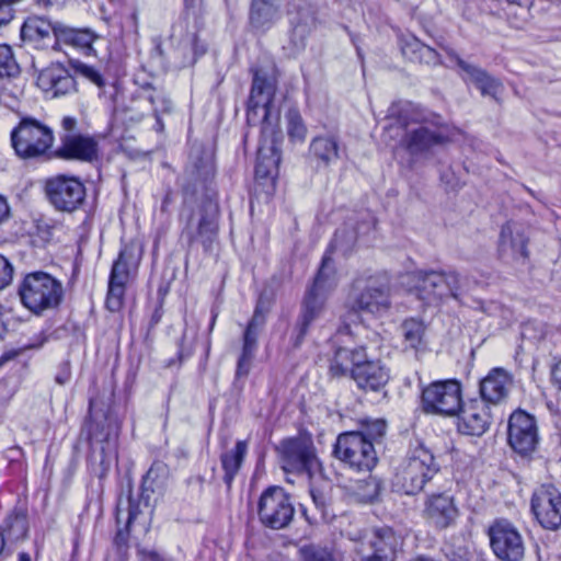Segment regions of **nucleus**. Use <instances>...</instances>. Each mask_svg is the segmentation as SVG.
Here are the masks:
<instances>
[{"instance_id": "nucleus-40", "label": "nucleus", "mask_w": 561, "mask_h": 561, "mask_svg": "<svg viewBox=\"0 0 561 561\" xmlns=\"http://www.w3.org/2000/svg\"><path fill=\"white\" fill-rule=\"evenodd\" d=\"M380 492L379 481L369 476L363 480H358L354 486V494L359 502H373Z\"/></svg>"}, {"instance_id": "nucleus-2", "label": "nucleus", "mask_w": 561, "mask_h": 561, "mask_svg": "<svg viewBox=\"0 0 561 561\" xmlns=\"http://www.w3.org/2000/svg\"><path fill=\"white\" fill-rule=\"evenodd\" d=\"M335 268L329 252H327L314 277L311 288L306 294L302 311L299 321V339H302L310 324L318 319L325 306V300L330 291L336 286Z\"/></svg>"}, {"instance_id": "nucleus-7", "label": "nucleus", "mask_w": 561, "mask_h": 561, "mask_svg": "<svg viewBox=\"0 0 561 561\" xmlns=\"http://www.w3.org/2000/svg\"><path fill=\"white\" fill-rule=\"evenodd\" d=\"M142 250L136 243L125 244L118 257L113 263L108 280L106 307L111 311H118L123 306L126 284L133 271H136L141 260Z\"/></svg>"}, {"instance_id": "nucleus-26", "label": "nucleus", "mask_w": 561, "mask_h": 561, "mask_svg": "<svg viewBox=\"0 0 561 561\" xmlns=\"http://www.w3.org/2000/svg\"><path fill=\"white\" fill-rule=\"evenodd\" d=\"M420 299L433 304L446 296L442 271H416L410 275Z\"/></svg>"}, {"instance_id": "nucleus-17", "label": "nucleus", "mask_w": 561, "mask_h": 561, "mask_svg": "<svg viewBox=\"0 0 561 561\" xmlns=\"http://www.w3.org/2000/svg\"><path fill=\"white\" fill-rule=\"evenodd\" d=\"M531 511L543 528L558 529L561 526V493L551 485L540 486L533 494Z\"/></svg>"}, {"instance_id": "nucleus-48", "label": "nucleus", "mask_w": 561, "mask_h": 561, "mask_svg": "<svg viewBox=\"0 0 561 561\" xmlns=\"http://www.w3.org/2000/svg\"><path fill=\"white\" fill-rule=\"evenodd\" d=\"M19 73V66L9 45H0V77H13Z\"/></svg>"}, {"instance_id": "nucleus-34", "label": "nucleus", "mask_w": 561, "mask_h": 561, "mask_svg": "<svg viewBox=\"0 0 561 561\" xmlns=\"http://www.w3.org/2000/svg\"><path fill=\"white\" fill-rule=\"evenodd\" d=\"M401 51L411 61H417L433 66L440 64L439 54L434 48L423 44L413 36L402 39Z\"/></svg>"}, {"instance_id": "nucleus-22", "label": "nucleus", "mask_w": 561, "mask_h": 561, "mask_svg": "<svg viewBox=\"0 0 561 561\" xmlns=\"http://www.w3.org/2000/svg\"><path fill=\"white\" fill-rule=\"evenodd\" d=\"M280 133L275 131L273 127H262V139L257 149L255 174L259 178L272 176L277 171L280 162V152L278 139Z\"/></svg>"}, {"instance_id": "nucleus-20", "label": "nucleus", "mask_w": 561, "mask_h": 561, "mask_svg": "<svg viewBox=\"0 0 561 561\" xmlns=\"http://www.w3.org/2000/svg\"><path fill=\"white\" fill-rule=\"evenodd\" d=\"M423 518L436 529H446L455 524L459 511L451 495L440 492L426 496L423 507Z\"/></svg>"}, {"instance_id": "nucleus-60", "label": "nucleus", "mask_w": 561, "mask_h": 561, "mask_svg": "<svg viewBox=\"0 0 561 561\" xmlns=\"http://www.w3.org/2000/svg\"><path fill=\"white\" fill-rule=\"evenodd\" d=\"M311 495H312L313 502L317 505L322 506L324 504L322 496H318L313 491H311Z\"/></svg>"}, {"instance_id": "nucleus-16", "label": "nucleus", "mask_w": 561, "mask_h": 561, "mask_svg": "<svg viewBox=\"0 0 561 561\" xmlns=\"http://www.w3.org/2000/svg\"><path fill=\"white\" fill-rule=\"evenodd\" d=\"M218 211L211 203L204 205L196 215H193L184 230L183 236L190 243H201L206 251L210 250L218 234Z\"/></svg>"}, {"instance_id": "nucleus-13", "label": "nucleus", "mask_w": 561, "mask_h": 561, "mask_svg": "<svg viewBox=\"0 0 561 561\" xmlns=\"http://www.w3.org/2000/svg\"><path fill=\"white\" fill-rule=\"evenodd\" d=\"M276 92V81L262 70L253 71V80L248 102L247 121L251 125L262 124L271 128L270 107Z\"/></svg>"}, {"instance_id": "nucleus-49", "label": "nucleus", "mask_w": 561, "mask_h": 561, "mask_svg": "<svg viewBox=\"0 0 561 561\" xmlns=\"http://www.w3.org/2000/svg\"><path fill=\"white\" fill-rule=\"evenodd\" d=\"M357 433L364 434L366 438L374 444L381 438L386 432V422L383 420H364L360 423V430Z\"/></svg>"}, {"instance_id": "nucleus-52", "label": "nucleus", "mask_w": 561, "mask_h": 561, "mask_svg": "<svg viewBox=\"0 0 561 561\" xmlns=\"http://www.w3.org/2000/svg\"><path fill=\"white\" fill-rule=\"evenodd\" d=\"M504 14L510 19L511 15L517 16V11H523L519 0H493Z\"/></svg>"}, {"instance_id": "nucleus-28", "label": "nucleus", "mask_w": 561, "mask_h": 561, "mask_svg": "<svg viewBox=\"0 0 561 561\" xmlns=\"http://www.w3.org/2000/svg\"><path fill=\"white\" fill-rule=\"evenodd\" d=\"M353 379L364 390L378 391L388 382L389 373L379 362L365 358L353 369Z\"/></svg>"}, {"instance_id": "nucleus-4", "label": "nucleus", "mask_w": 561, "mask_h": 561, "mask_svg": "<svg viewBox=\"0 0 561 561\" xmlns=\"http://www.w3.org/2000/svg\"><path fill=\"white\" fill-rule=\"evenodd\" d=\"M19 294L27 309L39 313L59 305L62 298V285L47 273L34 272L24 277Z\"/></svg>"}, {"instance_id": "nucleus-27", "label": "nucleus", "mask_w": 561, "mask_h": 561, "mask_svg": "<svg viewBox=\"0 0 561 561\" xmlns=\"http://www.w3.org/2000/svg\"><path fill=\"white\" fill-rule=\"evenodd\" d=\"M55 28L56 23L53 24L42 16H28L21 26V38L23 42L43 49L48 46L53 37L55 38Z\"/></svg>"}, {"instance_id": "nucleus-54", "label": "nucleus", "mask_w": 561, "mask_h": 561, "mask_svg": "<svg viewBox=\"0 0 561 561\" xmlns=\"http://www.w3.org/2000/svg\"><path fill=\"white\" fill-rule=\"evenodd\" d=\"M14 9L0 3V27L8 25L14 18Z\"/></svg>"}, {"instance_id": "nucleus-44", "label": "nucleus", "mask_w": 561, "mask_h": 561, "mask_svg": "<svg viewBox=\"0 0 561 561\" xmlns=\"http://www.w3.org/2000/svg\"><path fill=\"white\" fill-rule=\"evenodd\" d=\"M139 513V503H136L131 495L128 494L125 500L119 499L118 501L116 513L117 524L119 525L122 519L125 518L126 526L129 527L130 524L137 518Z\"/></svg>"}, {"instance_id": "nucleus-56", "label": "nucleus", "mask_w": 561, "mask_h": 561, "mask_svg": "<svg viewBox=\"0 0 561 561\" xmlns=\"http://www.w3.org/2000/svg\"><path fill=\"white\" fill-rule=\"evenodd\" d=\"M551 380L559 390H561V360L558 362L551 370Z\"/></svg>"}, {"instance_id": "nucleus-31", "label": "nucleus", "mask_w": 561, "mask_h": 561, "mask_svg": "<svg viewBox=\"0 0 561 561\" xmlns=\"http://www.w3.org/2000/svg\"><path fill=\"white\" fill-rule=\"evenodd\" d=\"M309 152L320 167L328 168L340 159V144L333 135L314 137L309 146Z\"/></svg>"}, {"instance_id": "nucleus-18", "label": "nucleus", "mask_w": 561, "mask_h": 561, "mask_svg": "<svg viewBox=\"0 0 561 561\" xmlns=\"http://www.w3.org/2000/svg\"><path fill=\"white\" fill-rule=\"evenodd\" d=\"M456 415L458 431L466 435L481 436L492 422L490 405L479 398L462 401Z\"/></svg>"}, {"instance_id": "nucleus-29", "label": "nucleus", "mask_w": 561, "mask_h": 561, "mask_svg": "<svg viewBox=\"0 0 561 561\" xmlns=\"http://www.w3.org/2000/svg\"><path fill=\"white\" fill-rule=\"evenodd\" d=\"M527 242L522 228L515 224H506L503 226L500 236V252L508 255L514 260L527 259Z\"/></svg>"}, {"instance_id": "nucleus-38", "label": "nucleus", "mask_w": 561, "mask_h": 561, "mask_svg": "<svg viewBox=\"0 0 561 561\" xmlns=\"http://www.w3.org/2000/svg\"><path fill=\"white\" fill-rule=\"evenodd\" d=\"M425 329L421 320L414 318L405 320L401 325L404 343L411 348L421 346L424 342Z\"/></svg>"}, {"instance_id": "nucleus-41", "label": "nucleus", "mask_w": 561, "mask_h": 561, "mask_svg": "<svg viewBox=\"0 0 561 561\" xmlns=\"http://www.w3.org/2000/svg\"><path fill=\"white\" fill-rule=\"evenodd\" d=\"M257 344L243 340L242 350L237 362L236 377H247L251 370L252 362L256 352Z\"/></svg>"}, {"instance_id": "nucleus-50", "label": "nucleus", "mask_w": 561, "mask_h": 561, "mask_svg": "<svg viewBox=\"0 0 561 561\" xmlns=\"http://www.w3.org/2000/svg\"><path fill=\"white\" fill-rule=\"evenodd\" d=\"M76 71L94 83L98 88L102 89L105 85V80L103 76L96 70L94 67L78 62L76 66Z\"/></svg>"}, {"instance_id": "nucleus-36", "label": "nucleus", "mask_w": 561, "mask_h": 561, "mask_svg": "<svg viewBox=\"0 0 561 561\" xmlns=\"http://www.w3.org/2000/svg\"><path fill=\"white\" fill-rule=\"evenodd\" d=\"M190 160L186 174L191 181L205 183L214 176L215 164L210 153L197 149L191 153Z\"/></svg>"}, {"instance_id": "nucleus-61", "label": "nucleus", "mask_w": 561, "mask_h": 561, "mask_svg": "<svg viewBox=\"0 0 561 561\" xmlns=\"http://www.w3.org/2000/svg\"><path fill=\"white\" fill-rule=\"evenodd\" d=\"M19 561H32L31 556L26 552H21L19 554Z\"/></svg>"}, {"instance_id": "nucleus-10", "label": "nucleus", "mask_w": 561, "mask_h": 561, "mask_svg": "<svg viewBox=\"0 0 561 561\" xmlns=\"http://www.w3.org/2000/svg\"><path fill=\"white\" fill-rule=\"evenodd\" d=\"M401 546L400 537L390 528H376L354 543L355 561H396Z\"/></svg>"}, {"instance_id": "nucleus-47", "label": "nucleus", "mask_w": 561, "mask_h": 561, "mask_svg": "<svg viewBox=\"0 0 561 561\" xmlns=\"http://www.w3.org/2000/svg\"><path fill=\"white\" fill-rule=\"evenodd\" d=\"M146 99L152 105V110L154 116L157 117V122L160 124V114L170 112L171 102L164 96V94L161 91H158L153 88H148L146 90Z\"/></svg>"}, {"instance_id": "nucleus-39", "label": "nucleus", "mask_w": 561, "mask_h": 561, "mask_svg": "<svg viewBox=\"0 0 561 561\" xmlns=\"http://www.w3.org/2000/svg\"><path fill=\"white\" fill-rule=\"evenodd\" d=\"M287 135L293 144H301L307 136V127L304 119L296 108H290L286 113Z\"/></svg>"}, {"instance_id": "nucleus-21", "label": "nucleus", "mask_w": 561, "mask_h": 561, "mask_svg": "<svg viewBox=\"0 0 561 561\" xmlns=\"http://www.w3.org/2000/svg\"><path fill=\"white\" fill-rule=\"evenodd\" d=\"M85 426L91 443L101 445L103 463L106 453H112L116 449L121 430L119 422L112 415L102 414L91 416Z\"/></svg>"}, {"instance_id": "nucleus-62", "label": "nucleus", "mask_w": 561, "mask_h": 561, "mask_svg": "<svg viewBox=\"0 0 561 561\" xmlns=\"http://www.w3.org/2000/svg\"><path fill=\"white\" fill-rule=\"evenodd\" d=\"M4 548V537L2 534H0V553L2 552Z\"/></svg>"}, {"instance_id": "nucleus-35", "label": "nucleus", "mask_w": 561, "mask_h": 561, "mask_svg": "<svg viewBox=\"0 0 561 561\" xmlns=\"http://www.w3.org/2000/svg\"><path fill=\"white\" fill-rule=\"evenodd\" d=\"M280 0H252L250 21L256 28L270 27L279 18Z\"/></svg>"}, {"instance_id": "nucleus-6", "label": "nucleus", "mask_w": 561, "mask_h": 561, "mask_svg": "<svg viewBox=\"0 0 561 561\" xmlns=\"http://www.w3.org/2000/svg\"><path fill=\"white\" fill-rule=\"evenodd\" d=\"M419 122L420 125L408 129L400 140L401 146L411 156H427L435 147L450 141L449 129L438 116L432 115Z\"/></svg>"}, {"instance_id": "nucleus-51", "label": "nucleus", "mask_w": 561, "mask_h": 561, "mask_svg": "<svg viewBox=\"0 0 561 561\" xmlns=\"http://www.w3.org/2000/svg\"><path fill=\"white\" fill-rule=\"evenodd\" d=\"M14 268L11 262L0 254V290L7 288L13 279Z\"/></svg>"}, {"instance_id": "nucleus-55", "label": "nucleus", "mask_w": 561, "mask_h": 561, "mask_svg": "<svg viewBox=\"0 0 561 561\" xmlns=\"http://www.w3.org/2000/svg\"><path fill=\"white\" fill-rule=\"evenodd\" d=\"M129 527H127L125 525V529H118L117 530V534L115 536V545L117 547H125L127 545V541H128V537H129V530H128Z\"/></svg>"}, {"instance_id": "nucleus-15", "label": "nucleus", "mask_w": 561, "mask_h": 561, "mask_svg": "<svg viewBox=\"0 0 561 561\" xmlns=\"http://www.w3.org/2000/svg\"><path fill=\"white\" fill-rule=\"evenodd\" d=\"M491 547L501 561H520L525 545L519 531L507 520L494 523L489 530Z\"/></svg>"}, {"instance_id": "nucleus-19", "label": "nucleus", "mask_w": 561, "mask_h": 561, "mask_svg": "<svg viewBox=\"0 0 561 561\" xmlns=\"http://www.w3.org/2000/svg\"><path fill=\"white\" fill-rule=\"evenodd\" d=\"M508 443L516 453L522 455L535 450L538 433L533 415L522 410L512 413L508 420Z\"/></svg>"}, {"instance_id": "nucleus-24", "label": "nucleus", "mask_w": 561, "mask_h": 561, "mask_svg": "<svg viewBox=\"0 0 561 561\" xmlns=\"http://www.w3.org/2000/svg\"><path fill=\"white\" fill-rule=\"evenodd\" d=\"M513 387L512 375L501 367L492 368L480 381L481 400L489 405H497L504 402Z\"/></svg>"}, {"instance_id": "nucleus-58", "label": "nucleus", "mask_w": 561, "mask_h": 561, "mask_svg": "<svg viewBox=\"0 0 561 561\" xmlns=\"http://www.w3.org/2000/svg\"><path fill=\"white\" fill-rule=\"evenodd\" d=\"M62 126L66 130H72L76 126V119L72 117H65L62 119Z\"/></svg>"}, {"instance_id": "nucleus-57", "label": "nucleus", "mask_w": 561, "mask_h": 561, "mask_svg": "<svg viewBox=\"0 0 561 561\" xmlns=\"http://www.w3.org/2000/svg\"><path fill=\"white\" fill-rule=\"evenodd\" d=\"M10 216L9 204L2 195H0V225L7 220Z\"/></svg>"}, {"instance_id": "nucleus-33", "label": "nucleus", "mask_w": 561, "mask_h": 561, "mask_svg": "<svg viewBox=\"0 0 561 561\" xmlns=\"http://www.w3.org/2000/svg\"><path fill=\"white\" fill-rule=\"evenodd\" d=\"M366 358V353L363 347L348 350L341 347L336 350L333 359L330 364V373L334 377L345 376L351 373L353 376V369H355L360 360Z\"/></svg>"}, {"instance_id": "nucleus-14", "label": "nucleus", "mask_w": 561, "mask_h": 561, "mask_svg": "<svg viewBox=\"0 0 561 561\" xmlns=\"http://www.w3.org/2000/svg\"><path fill=\"white\" fill-rule=\"evenodd\" d=\"M282 468L290 473H311L318 468L319 461L312 444L304 438H288L278 447Z\"/></svg>"}, {"instance_id": "nucleus-30", "label": "nucleus", "mask_w": 561, "mask_h": 561, "mask_svg": "<svg viewBox=\"0 0 561 561\" xmlns=\"http://www.w3.org/2000/svg\"><path fill=\"white\" fill-rule=\"evenodd\" d=\"M60 153L68 159L92 161L98 156V142L88 136H66Z\"/></svg>"}, {"instance_id": "nucleus-12", "label": "nucleus", "mask_w": 561, "mask_h": 561, "mask_svg": "<svg viewBox=\"0 0 561 561\" xmlns=\"http://www.w3.org/2000/svg\"><path fill=\"white\" fill-rule=\"evenodd\" d=\"M45 192L49 203L59 211L72 213L81 207L85 199V186L79 178L58 174L45 182Z\"/></svg>"}, {"instance_id": "nucleus-3", "label": "nucleus", "mask_w": 561, "mask_h": 561, "mask_svg": "<svg viewBox=\"0 0 561 561\" xmlns=\"http://www.w3.org/2000/svg\"><path fill=\"white\" fill-rule=\"evenodd\" d=\"M11 146L21 159L45 154L54 141L53 130L39 121L26 116L11 130Z\"/></svg>"}, {"instance_id": "nucleus-11", "label": "nucleus", "mask_w": 561, "mask_h": 561, "mask_svg": "<svg viewBox=\"0 0 561 561\" xmlns=\"http://www.w3.org/2000/svg\"><path fill=\"white\" fill-rule=\"evenodd\" d=\"M461 383L456 379L434 381L422 391V409L427 414L454 416L462 403Z\"/></svg>"}, {"instance_id": "nucleus-9", "label": "nucleus", "mask_w": 561, "mask_h": 561, "mask_svg": "<svg viewBox=\"0 0 561 561\" xmlns=\"http://www.w3.org/2000/svg\"><path fill=\"white\" fill-rule=\"evenodd\" d=\"M334 455L356 471H371L378 461L373 443L357 432L340 434L334 446Z\"/></svg>"}, {"instance_id": "nucleus-32", "label": "nucleus", "mask_w": 561, "mask_h": 561, "mask_svg": "<svg viewBox=\"0 0 561 561\" xmlns=\"http://www.w3.org/2000/svg\"><path fill=\"white\" fill-rule=\"evenodd\" d=\"M450 55L455 57L457 65L467 75V79L474 83L483 95L495 98L502 87L499 80L491 77L483 69L462 60L457 55H454L453 53H450Z\"/></svg>"}, {"instance_id": "nucleus-53", "label": "nucleus", "mask_w": 561, "mask_h": 561, "mask_svg": "<svg viewBox=\"0 0 561 561\" xmlns=\"http://www.w3.org/2000/svg\"><path fill=\"white\" fill-rule=\"evenodd\" d=\"M137 559L138 561H165L158 551L145 547H137Z\"/></svg>"}, {"instance_id": "nucleus-63", "label": "nucleus", "mask_w": 561, "mask_h": 561, "mask_svg": "<svg viewBox=\"0 0 561 561\" xmlns=\"http://www.w3.org/2000/svg\"><path fill=\"white\" fill-rule=\"evenodd\" d=\"M399 129H400V126L391 125V126L389 127V131H390V133H391V131H394V130H399Z\"/></svg>"}, {"instance_id": "nucleus-23", "label": "nucleus", "mask_w": 561, "mask_h": 561, "mask_svg": "<svg viewBox=\"0 0 561 561\" xmlns=\"http://www.w3.org/2000/svg\"><path fill=\"white\" fill-rule=\"evenodd\" d=\"M36 83L51 98L67 95L77 90L75 78L60 64H51L43 69L37 76Z\"/></svg>"}, {"instance_id": "nucleus-25", "label": "nucleus", "mask_w": 561, "mask_h": 561, "mask_svg": "<svg viewBox=\"0 0 561 561\" xmlns=\"http://www.w3.org/2000/svg\"><path fill=\"white\" fill-rule=\"evenodd\" d=\"M99 38L100 36L91 28H75L56 22L53 48L58 49L60 45H67L80 50L85 56H91L95 55L93 43Z\"/></svg>"}, {"instance_id": "nucleus-45", "label": "nucleus", "mask_w": 561, "mask_h": 561, "mask_svg": "<svg viewBox=\"0 0 561 561\" xmlns=\"http://www.w3.org/2000/svg\"><path fill=\"white\" fill-rule=\"evenodd\" d=\"M298 561H334V559L328 549L306 543L298 549Z\"/></svg>"}, {"instance_id": "nucleus-59", "label": "nucleus", "mask_w": 561, "mask_h": 561, "mask_svg": "<svg viewBox=\"0 0 561 561\" xmlns=\"http://www.w3.org/2000/svg\"><path fill=\"white\" fill-rule=\"evenodd\" d=\"M68 379H69V374H68V373H65L64 375H58V376L56 377V381H57L58 383H60V385L66 383V382L68 381Z\"/></svg>"}, {"instance_id": "nucleus-43", "label": "nucleus", "mask_w": 561, "mask_h": 561, "mask_svg": "<svg viewBox=\"0 0 561 561\" xmlns=\"http://www.w3.org/2000/svg\"><path fill=\"white\" fill-rule=\"evenodd\" d=\"M27 520L23 514H14L8 517L4 533L9 540H20L27 534Z\"/></svg>"}, {"instance_id": "nucleus-42", "label": "nucleus", "mask_w": 561, "mask_h": 561, "mask_svg": "<svg viewBox=\"0 0 561 561\" xmlns=\"http://www.w3.org/2000/svg\"><path fill=\"white\" fill-rule=\"evenodd\" d=\"M442 276L446 296L450 295L454 299L459 300L466 287V277L456 271H442Z\"/></svg>"}, {"instance_id": "nucleus-1", "label": "nucleus", "mask_w": 561, "mask_h": 561, "mask_svg": "<svg viewBox=\"0 0 561 561\" xmlns=\"http://www.w3.org/2000/svg\"><path fill=\"white\" fill-rule=\"evenodd\" d=\"M438 471L439 466L433 453L423 444H419L396 468L391 486L397 492L414 495L421 492Z\"/></svg>"}, {"instance_id": "nucleus-8", "label": "nucleus", "mask_w": 561, "mask_h": 561, "mask_svg": "<svg viewBox=\"0 0 561 561\" xmlns=\"http://www.w3.org/2000/svg\"><path fill=\"white\" fill-rule=\"evenodd\" d=\"M257 516L260 522L271 529L288 527L295 516L291 496L282 486H268L259 499Z\"/></svg>"}, {"instance_id": "nucleus-5", "label": "nucleus", "mask_w": 561, "mask_h": 561, "mask_svg": "<svg viewBox=\"0 0 561 561\" xmlns=\"http://www.w3.org/2000/svg\"><path fill=\"white\" fill-rule=\"evenodd\" d=\"M348 306L355 312L381 317L391 308L389 287L375 276L357 278L350 294Z\"/></svg>"}, {"instance_id": "nucleus-64", "label": "nucleus", "mask_w": 561, "mask_h": 561, "mask_svg": "<svg viewBox=\"0 0 561 561\" xmlns=\"http://www.w3.org/2000/svg\"><path fill=\"white\" fill-rule=\"evenodd\" d=\"M296 35H297V27H295V30H294V42H295V44L297 43L296 42Z\"/></svg>"}, {"instance_id": "nucleus-37", "label": "nucleus", "mask_w": 561, "mask_h": 561, "mask_svg": "<svg viewBox=\"0 0 561 561\" xmlns=\"http://www.w3.org/2000/svg\"><path fill=\"white\" fill-rule=\"evenodd\" d=\"M247 451L248 443L245 440H239L237 442L234 449L221 455V467L225 471L224 480L228 486H230L233 478L238 473Z\"/></svg>"}, {"instance_id": "nucleus-46", "label": "nucleus", "mask_w": 561, "mask_h": 561, "mask_svg": "<svg viewBox=\"0 0 561 561\" xmlns=\"http://www.w3.org/2000/svg\"><path fill=\"white\" fill-rule=\"evenodd\" d=\"M265 312L266 311L263 310L262 307V300L260 299L254 310V314L244 330L243 340L251 341L257 344V333L259 329L265 322Z\"/></svg>"}]
</instances>
